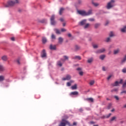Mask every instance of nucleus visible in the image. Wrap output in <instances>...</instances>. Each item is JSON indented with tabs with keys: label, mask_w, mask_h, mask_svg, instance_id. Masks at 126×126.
<instances>
[{
	"label": "nucleus",
	"mask_w": 126,
	"mask_h": 126,
	"mask_svg": "<svg viewBox=\"0 0 126 126\" xmlns=\"http://www.w3.org/2000/svg\"><path fill=\"white\" fill-rule=\"evenodd\" d=\"M17 4L16 2L13 0H9L7 1V4L5 5L6 7H10L14 6L15 4Z\"/></svg>",
	"instance_id": "obj_1"
},
{
	"label": "nucleus",
	"mask_w": 126,
	"mask_h": 126,
	"mask_svg": "<svg viewBox=\"0 0 126 126\" xmlns=\"http://www.w3.org/2000/svg\"><path fill=\"white\" fill-rule=\"evenodd\" d=\"M114 3H115V0H111L110 2H109L107 3V5L106 6V8L107 9H110V8H112V7H114L115 5Z\"/></svg>",
	"instance_id": "obj_2"
},
{
	"label": "nucleus",
	"mask_w": 126,
	"mask_h": 126,
	"mask_svg": "<svg viewBox=\"0 0 126 126\" xmlns=\"http://www.w3.org/2000/svg\"><path fill=\"white\" fill-rule=\"evenodd\" d=\"M66 125L70 126V124L68 121H66L65 119H63L61 123L60 124L59 126H65Z\"/></svg>",
	"instance_id": "obj_3"
},
{
	"label": "nucleus",
	"mask_w": 126,
	"mask_h": 126,
	"mask_svg": "<svg viewBox=\"0 0 126 126\" xmlns=\"http://www.w3.org/2000/svg\"><path fill=\"white\" fill-rule=\"evenodd\" d=\"M50 21L52 25H55L56 22L55 21V15H53L50 18Z\"/></svg>",
	"instance_id": "obj_4"
},
{
	"label": "nucleus",
	"mask_w": 126,
	"mask_h": 126,
	"mask_svg": "<svg viewBox=\"0 0 126 126\" xmlns=\"http://www.w3.org/2000/svg\"><path fill=\"white\" fill-rule=\"evenodd\" d=\"M78 13L82 16H86V11L84 10H78Z\"/></svg>",
	"instance_id": "obj_5"
},
{
	"label": "nucleus",
	"mask_w": 126,
	"mask_h": 126,
	"mask_svg": "<svg viewBox=\"0 0 126 126\" xmlns=\"http://www.w3.org/2000/svg\"><path fill=\"white\" fill-rule=\"evenodd\" d=\"M123 83V79H121L120 82L116 81L114 83L112 84V86H118L119 84Z\"/></svg>",
	"instance_id": "obj_6"
},
{
	"label": "nucleus",
	"mask_w": 126,
	"mask_h": 126,
	"mask_svg": "<svg viewBox=\"0 0 126 126\" xmlns=\"http://www.w3.org/2000/svg\"><path fill=\"white\" fill-rule=\"evenodd\" d=\"M71 78V76L70 75H67L66 76L65 78H63L62 80L64 81V80H70V79Z\"/></svg>",
	"instance_id": "obj_7"
},
{
	"label": "nucleus",
	"mask_w": 126,
	"mask_h": 126,
	"mask_svg": "<svg viewBox=\"0 0 126 126\" xmlns=\"http://www.w3.org/2000/svg\"><path fill=\"white\" fill-rule=\"evenodd\" d=\"M105 51L106 49H105V48H102L97 50V51H96L95 53L96 54H101V53H104V52H105Z\"/></svg>",
	"instance_id": "obj_8"
},
{
	"label": "nucleus",
	"mask_w": 126,
	"mask_h": 126,
	"mask_svg": "<svg viewBox=\"0 0 126 126\" xmlns=\"http://www.w3.org/2000/svg\"><path fill=\"white\" fill-rule=\"evenodd\" d=\"M126 62V55L124 56V57L122 59L121 62V64H124Z\"/></svg>",
	"instance_id": "obj_9"
},
{
	"label": "nucleus",
	"mask_w": 126,
	"mask_h": 126,
	"mask_svg": "<svg viewBox=\"0 0 126 126\" xmlns=\"http://www.w3.org/2000/svg\"><path fill=\"white\" fill-rule=\"evenodd\" d=\"M47 57V53H46V50H43L42 51V54H41V57L46 58Z\"/></svg>",
	"instance_id": "obj_10"
},
{
	"label": "nucleus",
	"mask_w": 126,
	"mask_h": 126,
	"mask_svg": "<svg viewBox=\"0 0 126 126\" xmlns=\"http://www.w3.org/2000/svg\"><path fill=\"white\" fill-rule=\"evenodd\" d=\"M50 50H56L57 49V46L56 45H53V44H51L50 46Z\"/></svg>",
	"instance_id": "obj_11"
},
{
	"label": "nucleus",
	"mask_w": 126,
	"mask_h": 126,
	"mask_svg": "<svg viewBox=\"0 0 126 126\" xmlns=\"http://www.w3.org/2000/svg\"><path fill=\"white\" fill-rule=\"evenodd\" d=\"M86 16L88 15H91L92 14V10L90 9L88 12H86Z\"/></svg>",
	"instance_id": "obj_12"
},
{
	"label": "nucleus",
	"mask_w": 126,
	"mask_h": 126,
	"mask_svg": "<svg viewBox=\"0 0 126 126\" xmlns=\"http://www.w3.org/2000/svg\"><path fill=\"white\" fill-rule=\"evenodd\" d=\"M63 38L60 37L58 38V42L59 44H63Z\"/></svg>",
	"instance_id": "obj_13"
},
{
	"label": "nucleus",
	"mask_w": 126,
	"mask_h": 126,
	"mask_svg": "<svg viewBox=\"0 0 126 126\" xmlns=\"http://www.w3.org/2000/svg\"><path fill=\"white\" fill-rule=\"evenodd\" d=\"M74 50L76 51H79V50H80V46L77 45H75Z\"/></svg>",
	"instance_id": "obj_14"
},
{
	"label": "nucleus",
	"mask_w": 126,
	"mask_h": 126,
	"mask_svg": "<svg viewBox=\"0 0 126 126\" xmlns=\"http://www.w3.org/2000/svg\"><path fill=\"white\" fill-rule=\"evenodd\" d=\"M71 89L72 90H76L77 89V85L76 84L71 87Z\"/></svg>",
	"instance_id": "obj_15"
},
{
	"label": "nucleus",
	"mask_w": 126,
	"mask_h": 126,
	"mask_svg": "<svg viewBox=\"0 0 126 126\" xmlns=\"http://www.w3.org/2000/svg\"><path fill=\"white\" fill-rule=\"evenodd\" d=\"M73 60H78L79 61H80L81 60V57L80 56H75L73 58Z\"/></svg>",
	"instance_id": "obj_16"
},
{
	"label": "nucleus",
	"mask_w": 126,
	"mask_h": 126,
	"mask_svg": "<svg viewBox=\"0 0 126 126\" xmlns=\"http://www.w3.org/2000/svg\"><path fill=\"white\" fill-rule=\"evenodd\" d=\"M86 24V20H84L83 21H82L81 22H80V24L81 25H85V24Z\"/></svg>",
	"instance_id": "obj_17"
},
{
	"label": "nucleus",
	"mask_w": 126,
	"mask_h": 126,
	"mask_svg": "<svg viewBox=\"0 0 126 126\" xmlns=\"http://www.w3.org/2000/svg\"><path fill=\"white\" fill-rule=\"evenodd\" d=\"M94 84H95V81L94 80H91L90 81L89 85L91 86H92V85H94Z\"/></svg>",
	"instance_id": "obj_18"
},
{
	"label": "nucleus",
	"mask_w": 126,
	"mask_h": 126,
	"mask_svg": "<svg viewBox=\"0 0 126 126\" xmlns=\"http://www.w3.org/2000/svg\"><path fill=\"white\" fill-rule=\"evenodd\" d=\"M1 60L4 61V62L7 61V57H6V56H3L1 57Z\"/></svg>",
	"instance_id": "obj_19"
},
{
	"label": "nucleus",
	"mask_w": 126,
	"mask_h": 126,
	"mask_svg": "<svg viewBox=\"0 0 126 126\" xmlns=\"http://www.w3.org/2000/svg\"><path fill=\"white\" fill-rule=\"evenodd\" d=\"M63 58H64V60H63V59H61V61H62V62H64V61H65L68 60V57H67V56H64L63 57Z\"/></svg>",
	"instance_id": "obj_20"
},
{
	"label": "nucleus",
	"mask_w": 126,
	"mask_h": 126,
	"mask_svg": "<svg viewBox=\"0 0 126 126\" xmlns=\"http://www.w3.org/2000/svg\"><path fill=\"white\" fill-rule=\"evenodd\" d=\"M87 101H89L90 102H92V103H93L94 102V99H93V98L90 97L87 98Z\"/></svg>",
	"instance_id": "obj_21"
},
{
	"label": "nucleus",
	"mask_w": 126,
	"mask_h": 126,
	"mask_svg": "<svg viewBox=\"0 0 126 126\" xmlns=\"http://www.w3.org/2000/svg\"><path fill=\"white\" fill-rule=\"evenodd\" d=\"M63 10H64V9L63 8H61L59 11V14L60 15H62L63 14Z\"/></svg>",
	"instance_id": "obj_22"
},
{
	"label": "nucleus",
	"mask_w": 126,
	"mask_h": 126,
	"mask_svg": "<svg viewBox=\"0 0 126 126\" xmlns=\"http://www.w3.org/2000/svg\"><path fill=\"white\" fill-rule=\"evenodd\" d=\"M70 95H78V93L77 92H73L70 94Z\"/></svg>",
	"instance_id": "obj_23"
},
{
	"label": "nucleus",
	"mask_w": 126,
	"mask_h": 126,
	"mask_svg": "<svg viewBox=\"0 0 126 126\" xmlns=\"http://www.w3.org/2000/svg\"><path fill=\"white\" fill-rule=\"evenodd\" d=\"M120 53V49H117L114 51V55H117Z\"/></svg>",
	"instance_id": "obj_24"
},
{
	"label": "nucleus",
	"mask_w": 126,
	"mask_h": 126,
	"mask_svg": "<svg viewBox=\"0 0 126 126\" xmlns=\"http://www.w3.org/2000/svg\"><path fill=\"white\" fill-rule=\"evenodd\" d=\"M42 43L43 44H46V43H47V38H46V37H42Z\"/></svg>",
	"instance_id": "obj_25"
},
{
	"label": "nucleus",
	"mask_w": 126,
	"mask_h": 126,
	"mask_svg": "<svg viewBox=\"0 0 126 126\" xmlns=\"http://www.w3.org/2000/svg\"><path fill=\"white\" fill-rule=\"evenodd\" d=\"M90 27V24H86L84 27V29H87V28H89Z\"/></svg>",
	"instance_id": "obj_26"
},
{
	"label": "nucleus",
	"mask_w": 126,
	"mask_h": 126,
	"mask_svg": "<svg viewBox=\"0 0 126 126\" xmlns=\"http://www.w3.org/2000/svg\"><path fill=\"white\" fill-rule=\"evenodd\" d=\"M105 58H106V56H105L104 55H101L99 56V59L101 60V61H103L104 59H105Z\"/></svg>",
	"instance_id": "obj_27"
},
{
	"label": "nucleus",
	"mask_w": 126,
	"mask_h": 126,
	"mask_svg": "<svg viewBox=\"0 0 126 126\" xmlns=\"http://www.w3.org/2000/svg\"><path fill=\"white\" fill-rule=\"evenodd\" d=\"M93 61H94L93 58H90L88 60V63H92Z\"/></svg>",
	"instance_id": "obj_28"
},
{
	"label": "nucleus",
	"mask_w": 126,
	"mask_h": 126,
	"mask_svg": "<svg viewBox=\"0 0 126 126\" xmlns=\"http://www.w3.org/2000/svg\"><path fill=\"white\" fill-rule=\"evenodd\" d=\"M116 119H117V117L115 116L113 117L110 120V123H112V122H114V121H116Z\"/></svg>",
	"instance_id": "obj_29"
},
{
	"label": "nucleus",
	"mask_w": 126,
	"mask_h": 126,
	"mask_svg": "<svg viewBox=\"0 0 126 126\" xmlns=\"http://www.w3.org/2000/svg\"><path fill=\"white\" fill-rule=\"evenodd\" d=\"M92 4H93V5H94V6H95V7L98 6L99 5V3H95L93 1H92Z\"/></svg>",
	"instance_id": "obj_30"
},
{
	"label": "nucleus",
	"mask_w": 126,
	"mask_h": 126,
	"mask_svg": "<svg viewBox=\"0 0 126 126\" xmlns=\"http://www.w3.org/2000/svg\"><path fill=\"white\" fill-rule=\"evenodd\" d=\"M55 31L56 33V34H61V31L60 30H59L58 29H55Z\"/></svg>",
	"instance_id": "obj_31"
},
{
	"label": "nucleus",
	"mask_w": 126,
	"mask_h": 126,
	"mask_svg": "<svg viewBox=\"0 0 126 126\" xmlns=\"http://www.w3.org/2000/svg\"><path fill=\"white\" fill-rule=\"evenodd\" d=\"M57 65L59 66H63V63H62V62L61 61H58L57 62Z\"/></svg>",
	"instance_id": "obj_32"
},
{
	"label": "nucleus",
	"mask_w": 126,
	"mask_h": 126,
	"mask_svg": "<svg viewBox=\"0 0 126 126\" xmlns=\"http://www.w3.org/2000/svg\"><path fill=\"white\" fill-rule=\"evenodd\" d=\"M126 31V26L124 27V28L121 29V32H125Z\"/></svg>",
	"instance_id": "obj_33"
},
{
	"label": "nucleus",
	"mask_w": 126,
	"mask_h": 126,
	"mask_svg": "<svg viewBox=\"0 0 126 126\" xmlns=\"http://www.w3.org/2000/svg\"><path fill=\"white\" fill-rule=\"evenodd\" d=\"M4 80V76H0V81H3Z\"/></svg>",
	"instance_id": "obj_34"
},
{
	"label": "nucleus",
	"mask_w": 126,
	"mask_h": 126,
	"mask_svg": "<svg viewBox=\"0 0 126 126\" xmlns=\"http://www.w3.org/2000/svg\"><path fill=\"white\" fill-rule=\"evenodd\" d=\"M72 82H73V81H70V82H67V86H70L71 85V83H72Z\"/></svg>",
	"instance_id": "obj_35"
},
{
	"label": "nucleus",
	"mask_w": 126,
	"mask_h": 126,
	"mask_svg": "<svg viewBox=\"0 0 126 126\" xmlns=\"http://www.w3.org/2000/svg\"><path fill=\"white\" fill-rule=\"evenodd\" d=\"M110 41H111V38L110 37H107L106 38V40H105V42H107V43L110 42Z\"/></svg>",
	"instance_id": "obj_36"
},
{
	"label": "nucleus",
	"mask_w": 126,
	"mask_h": 126,
	"mask_svg": "<svg viewBox=\"0 0 126 126\" xmlns=\"http://www.w3.org/2000/svg\"><path fill=\"white\" fill-rule=\"evenodd\" d=\"M109 37H114V33L112 32H110Z\"/></svg>",
	"instance_id": "obj_37"
},
{
	"label": "nucleus",
	"mask_w": 126,
	"mask_h": 126,
	"mask_svg": "<svg viewBox=\"0 0 126 126\" xmlns=\"http://www.w3.org/2000/svg\"><path fill=\"white\" fill-rule=\"evenodd\" d=\"M112 115V114L109 113L108 115H106L105 118H106V119H108L109 118H110V117H111V116Z\"/></svg>",
	"instance_id": "obj_38"
},
{
	"label": "nucleus",
	"mask_w": 126,
	"mask_h": 126,
	"mask_svg": "<svg viewBox=\"0 0 126 126\" xmlns=\"http://www.w3.org/2000/svg\"><path fill=\"white\" fill-rule=\"evenodd\" d=\"M99 26H100V24H95L94 25L95 28H98V27H99Z\"/></svg>",
	"instance_id": "obj_39"
},
{
	"label": "nucleus",
	"mask_w": 126,
	"mask_h": 126,
	"mask_svg": "<svg viewBox=\"0 0 126 126\" xmlns=\"http://www.w3.org/2000/svg\"><path fill=\"white\" fill-rule=\"evenodd\" d=\"M126 80L125 83L123 85V88H126Z\"/></svg>",
	"instance_id": "obj_40"
},
{
	"label": "nucleus",
	"mask_w": 126,
	"mask_h": 126,
	"mask_svg": "<svg viewBox=\"0 0 126 126\" xmlns=\"http://www.w3.org/2000/svg\"><path fill=\"white\" fill-rule=\"evenodd\" d=\"M93 48L94 49H97V48H98V45H97V44H94L93 45Z\"/></svg>",
	"instance_id": "obj_41"
},
{
	"label": "nucleus",
	"mask_w": 126,
	"mask_h": 126,
	"mask_svg": "<svg viewBox=\"0 0 126 126\" xmlns=\"http://www.w3.org/2000/svg\"><path fill=\"white\" fill-rule=\"evenodd\" d=\"M3 70V66L2 65H0V71H2Z\"/></svg>",
	"instance_id": "obj_42"
},
{
	"label": "nucleus",
	"mask_w": 126,
	"mask_h": 126,
	"mask_svg": "<svg viewBox=\"0 0 126 126\" xmlns=\"http://www.w3.org/2000/svg\"><path fill=\"white\" fill-rule=\"evenodd\" d=\"M51 38L52 39H56V35L54 34H52L51 35Z\"/></svg>",
	"instance_id": "obj_43"
},
{
	"label": "nucleus",
	"mask_w": 126,
	"mask_h": 126,
	"mask_svg": "<svg viewBox=\"0 0 126 126\" xmlns=\"http://www.w3.org/2000/svg\"><path fill=\"white\" fill-rule=\"evenodd\" d=\"M122 72H123V73H126V68H124L122 69Z\"/></svg>",
	"instance_id": "obj_44"
},
{
	"label": "nucleus",
	"mask_w": 126,
	"mask_h": 126,
	"mask_svg": "<svg viewBox=\"0 0 126 126\" xmlns=\"http://www.w3.org/2000/svg\"><path fill=\"white\" fill-rule=\"evenodd\" d=\"M79 74H80L81 76L83 75V72L82 71H80L79 72Z\"/></svg>",
	"instance_id": "obj_45"
},
{
	"label": "nucleus",
	"mask_w": 126,
	"mask_h": 126,
	"mask_svg": "<svg viewBox=\"0 0 126 126\" xmlns=\"http://www.w3.org/2000/svg\"><path fill=\"white\" fill-rule=\"evenodd\" d=\"M102 70L103 71H106V70H107V69L106 68V67H105V66H103L102 67Z\"/></svg>",
	"instance_id": "obj_46"
},
{
	"label": "nucleus",
	"mask_w": 126,
	"mask_h": 126,
	"mask_svg": "<svg viewBox=\"0 0 126 126\" xmlns=\"http://www.w3.org/2000/svg\"><path fill=\"white\" fill-rule=\"evenodd\" d=\"M114 98L116 99V100H119V96H117V95H115L114 96Z\"/></svg>",
	"instance_id": "obj_47"
},
{
	"label": "nucleus",
	"mask_w": 126,
	"mask_h": 126,
	"mask_svg": "<svg viewBox=\"0 0 126 126\" xmlns=\"http://www.w3.org/2000/svg\"><path fill=\"white\" fill-rule=\"evenodd\" d=\"M15 1L16 2L17 4H18L20 2V0H15Z\"/></svg>",
	"instance_id": "obj_48"
},
{
	"label": "nucleus",
	"mask_w": 126,
	"mask_h": 126,
	"mask_svg": "<svg viewBox=\"0 0 126 126\" xmlns=\"http://www.w3.org/2000/svg\"><path fill=\"white\" fill-rule=\"evenodd\" d=\"M89 21H94L95 19L94 18H90L89 19Z\"/></svg>",
	"instance_id": "obj_49"
},
{
	"label": "nucleus",
	"mask_w": 126,
	"mask_h": 126,
	"mask_svg": "<svg viewBox=\"0 0 126 126\" xmlns=\"http://www.w3.org/2000/svg\"><path fill=\"white\" fill-rule=\"evenodd\" d=\"M112 75H109L108 77H107V80H110V79H111V77H112Z\"/></svg>",
	"instance_id": "obj_50"
},
{
	"label": "nucleus",
	"mask_w": 126,
	"mask_h": 126,
	"mask_svg": "<svg viewBox=\"0 0 126 126\" xmlns=\"http://www.w3.org/2000/svg\"><path fill=\"white\" fill-rule=\"evenodd\" d=\"M124 93L125 94H126V91H123L121 93V94H124Z\"/></svg>",
	"instance_id": "obj_51"
},
{
	"label": "nucleus",
	"mask_w": 126,
	"mask_h": 126,
	"mask_svg": "<svg viewBox=\"0 0 126 126\" xmlns=\"http://www.w3.org/2000/svg\"><path fill=\"white\" fill-rule=\"evenodd\" d=\"M117 91H118V89H114L112 90L111 91H112V92H114V91L117 92Z\"/></svg>",
	"instance_id": "obj_52"
},
{
	"label": "nucleus",
	"mask_w": 126,
	"mask_h": 126,
	"mask_svg": "<svg viewBox=\"0 0 126 126\" xmlns=\"http://www.w3.org/2000/svg\"><path fill=\"white\" fill-rule=\"evenodd\" d=\"M61 31H62V32H65V31H66V30L64 29H62Z\"/></svg>",
	"instance_id": "obj_53"
},
{
	"label": "nucleus",
	"mask_w": 126,
	"mask_h": 126,
	"mask_svg": "<svg viewBox=\"0 0 126 126\" xmlns=\"http://www.w3.org/2000/svg\"><path fill=\"white\" fill-rule=\"evenodd\" d=\"M109 23H110V22H109V21H107L105 23V25L107 26L108 25V24H109Z\"/></svg>",
	"instance_id": "obj_54"
},
{
	"label": "nucleus",
	"mask_w": 126,
	"mask_h": 126,
	"mask_svg": "<svg viewBox=\"0 0 126 126\" xmlns=\"http://www.w3.org/2000/svg\"><path fill=\"white\" fill-rule=\"evenodd\" d=\"M17 63L18 64H20V61H19V60H17Z\"/></svg>",
	"instance_id": "obj_55"
},
{
	"label": "nucleus",
	"mask_w": 126,
	"mask_h": 126,
	"mask_svg": "<svg viewBox=\"0 0 126 126\" xmlns=\"http://www.w3.org/2000/svg\"><path fill=\"white\" fill-rule=\"evenodd\" d=\"M11 41H15V38H14V37H11Z\"/></svg>",
	"instance_id": "obj_56"
},
{
	"label": "nucleus",
	"mask_w": 126,
	"mask_h": 126,
	"mask_svg": "<svg viewBox=\"0 0 126 126\" xmlns=\"http://www.w3.org/2000/svg\"><path fill=\"white\" fill-rule=\"evenodd\" d=\"M111 106H112V104H109V106H108V109H110V108H111Z\"/></svg>",
	"instance_id": "obj_57"
},
{
	"label": "nucleus",
	"mask_w": 126,
	"mask_h": 126,
	"mask_svg": "<svg viewBox=\"0 0 126 126\" xmlns=\"http://www.w3.org/2000/svg\"><path fill=\"white\" fill-rule=\"evenodd\" d=\"M60 21H61V22H63V18H61L60 19Z\"/></svg>",
	"instance_id": "obj_58"
},
{
	"label": "nucleus",
	"mask_w": 126,
	"mask_h": 126,
	"mask_svg": "<svg viewBox=\"0 0 126 126\" xmlns=\"http://www.w3.org/2000/svg\"><path fill=\"white\" fill-rule=\"evenodd\" d=\"M81 68H80V67H78V68H77V70H78V71H79V70H81Z\"/></svg>",
	"instance_id": "obj_59"
},
{
	"label": "nucleus",
	"mask_w": 126,
	"mask_h": 126,
	"mask_svg": "<svg viewBox=\"0 0 126 126\" xmlns=\"http://www.w3.org/2000/svg\"><path fill=\"white\" fill-rule=\"evenodd\" d=\"M76 125H77L76 122H74V123H73V126H76Z\"/></svg>",
	"instance_id": "obj_60"
},
{
	"label": "nucleus",
	"mask_w": 126,
	"mask_h": 126,
	"mask_svg": "<svg viewBox=\"0 0 126 126\" xmlns=\"http://www.w3.org/2000/svg\"><path fill=\"white\" fill-rule=\"evenodd\" d=\"M90 124L91 125H93V124H95V122L92 121V122H90Z\"/></svg>",
	"instance_id": "obj_61"
},
{
	"label": "nucleus",
	"mask_w": 126,
	"mask_h": 126,
	"mask_svg": "<svg viewBox=\"0 0 126 126\" xmlns=\"http://www.w3.org/2000/svg\"><path fill=\"white\" fill-rule=\"evenodd\" d=\"M68 37H71V34L68 33Z\"/></svg>",
	"instance_id": "obj_62"
},
{
	"label": "nucleus",
	"mask_w": 126,
	"mask_h": 126,
	"mask_svg": "<svg viewBox=\"0 0 126 126\" xmlns=\"http://www.w3.org/2000/svg\"><path fill=\"white\" fill-rule=\"evenodd\" d=\"M80 112H83V110L82 109H79Z\"/></svg>",
	"instance_id": "obj_63"
},
{
	"label": "nucleus",
	"mask_w": 126,
	"mask_h": 126,
	"mask_svg": "<svg viewBox=\"0 0 126 126\" xmlns=\"http://www.w3.org/2000/svg\"><path fill=\"white\" fill-rule=\"evenodd\" d=\"M64 26H65V23H63V27H64Z\"/></svg>",
	"instance_id": "obj_64"
}]
</instances>
